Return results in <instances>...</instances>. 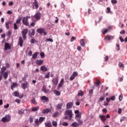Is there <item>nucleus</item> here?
Masks as SVG:
<instances>
[{
	"instance_id": "a18cd8bd",
	"label": "nucleus",
	"mask_w": 127,
	"mask_h": 127,
	"mask_svg": "<svg viewBox=\"0 0 127 127\" xmlns=\"http://www.w3.org/2000/svg\"><path fill=\"white\" fill-rule=\"evenodd\" d=\"M41 58H44L45 57V54L43 52L40 53Z\"/></svg>"
},
{
	"instance_id": "f8f14e48",
	"label": "nucleus",
	"mask_w": 127,
	"mask_h": 127,
	"mask_svg": "<svg viewBox=\"0 0 127 127\" xmlns=\"http://www.w3.org/2000/svg\"><path fill=\"white\" fill-rule=\"evenodd\" d=\"M36 63L38 66H41L44 63V61L41 60H37Z\"/></svg>"
},
{
	"instance_id": "423d86ee",
	"label": "nucleus",
	"mask_w": 127,
	"mask_h": 127,
	"mask_svg": "<svg viewBox=\"0 0 127 127\" xmlns=\"http://www.w3.org/2000/svg\"><path fill=\"white\" fill-rule=\"evenodd\" d=\"M37 31L38 33H40V34L44 33V35H47V33L45 32V30L42 28L37 29Z\"/></svg>"
},
{
	"instance_id": "ea45409f",
	"label": "nucleus",
	"mask_w": 127,
	"mask_h": 127,
	"mask_svg": "<svg viewBox=\"0 0 127 127\" xmlns=\"http://www.w3.org/2000/svg\"><path fill=\"white\" fill-rule=\"evenodd\" d=\"M31 102L32 104H34V105H37V103H36V100H35V98H33L31 100Z\"/></svg>"
},
{
	"instance_id": "de8ad7c7",
	"label": "nucleus",
	"mask_w": 127,
	"mask_h": 127,
	"mask_svg": "<svg viewBox=\"0 0 127 127\" xmlns=\"http://www.w3.org/2000/svg\"><path fill=\"white\" fill-rule=\"evenodd\" d=\"M52 124L54 127H57V122L56 121H53Z\"/></svg>"
},
{
	"instance_id": "2f4dec72",
	"label": "nucleus",
	"mask_w": 127,
	"mask_h": 127,
	"mask_svg": "<svg viewBox=\"0 0 127 127\" xmlns=\"http://www.w3.org/2000/svg\"><path fill=\"white\" fill-rule=\"evenodd\" d=\"M29 36H34V35L35 34V31L34 30V29H32L31 33H29Z\"/></svg>"
},
{
	"instance_id": "e2e57ef3",
	"label": "nucleus",
	"mask_w": 127,
	"mask_h": 127,
	"mask_svg": "<svg viewBox=\"0 0 127 127\" xmlns=\"http://www.w3.org/2000/svg\"><path fill=\"white\" fill-rule=\"evenodd\" d=\"M74 40H76V37H72L71 39L70 40L71 42H73V41H74Z\"/></svg>"
},
{
	"instance_id": "2eb2a0df",
	"label": "nucleus",
	"mask_w": 127,
	"mask_h": 127,
	"mask_svg": "<svg viewBox=\"0 0 127 127\" xmlns=\"http://www.w3.org/2000/svg\"><path fill=\"white\" fill-rule=\"evenodd\" d=\"M38 2H37V1H34L33 3V8L37 9V8H38Z\"/></svg>"
},
{
	"instance_id": "864d4df0",
	"label": "nucleus",
	"mask_w": 127,
	"mask_h": 127,
	"mask_svg": "<svg viewBox=\"0 0 127 127\" xmlns=\"http://www.w3.org/2000/svg\"><path fill=\"white\" fill-rule=\"evenodd\" d=\"M5 27L6 28H7V29H8V28H9V23L8 22L5 23Z\"/></svg>"
},
{
	"instance_id": "393cba45",
	"label": "nucleus",
	"mask_w": 127,
	"mask_h": 127,
	"mask_svg": "<svg viewBox=\"0 0 127 127\" xmlns=\"http://www.w3.org/2000/svg\"><path fill=\"white\" fill-rule=\"evenodd\" d=\"M73 107V103L72 102H68L66 104L67 109H71Z\"/></svg>"
},
{
	"instance_id": "a211bd4d",
	"label": "nucleus",
	"mask_w": 127,
	"mask_h": 127,
	"mask_svg": "<svg viewBox=\"0 0 127 127\" xmlns=\"http://www.w3.org/2000/svg\"><path fill=\"white\" fill-rule=\"evenodd\" d=\"M50 112H51L50 108H46L42 111V114H48V113H50Z\"/></svg>"
},
{
	"instance_id": "ddd939ff",
	"label": "nucleus",
	"mask_w": 127,
	"mask_h": 127,
	"mask_svg": "<svg viewBox=\"0 0 127 127\" xmlns=\"http://www.w3.org/2000/svg\"><path fill=\"white\" fill-rule=\"evenodd\" d=\"M62 107H63V104L60 103L59 104H57V106H56V110L57 111H60V110L62 109Z\"/></svg>"
},
{
	"instance_id": "4c0bfd02",
	"label": "nucleus",
	"mask_w": 127,
	"mask_h": 127,
	"mask_svg": "<svg viewBox=\"0 0 127 127\" xmlns=\"http://www.w3.org/2000/svg\"><path fill=\"white\" fill-rule=\"evenodd\" d=\"M58 115H59V113L58 112H56L52 116L53 118H57L58 117Z\"/></svg>"
},
{
	"instance_id": "cd10ccee",
	"label": "nucleus",
	"mask_w": 127,
	"mask_h": 127,
	"mask_svg": "<svg viewBox=\"0 0 127 127\" xmlns=\"http://www.w3.org/2000/svg\"><path fill=\"white\" fill-rule=\"evenodd\" d=\"M77 96L78 97H83V96H84V92H83V91L82 90H79L78 92V94H77Z\"/></svg>"
},
{
	"instance_id": "7ed1b4c3",
	"label": "nucleus",
	"mask_w": 127,
	"mask_h": 127,
	"mask_svg": "<svg viewBox=\"0 0 127 127\" xmlns=\"http://www.w3.org/2000/svg\"><path fill=\"white\" fill-rule=\"evenodd\" d=\"M28 18H30V17L26 16V17H24L22 19V23L24 25H26V26H28V25H29V23L28 22Z\"/></svg>"
},
{
	"instance_id": "3c124183",
	"label": "nucleus",
	"mask_w": 127,
	"mask_h": 127,
	"mask_svg": "<svg viewBox=\"0 0 127 127\" xmlns=\"http://www.w3.org/2000/svg\"><path fill=\"white\" fill-rule=\"evenodd\" d=\"M31 43H35V42H37L36 40L35 39H32L30 41Z\"/></svg>"
},
{
	"instance_id": "603ef678",
	"label": "nucleus",
	"mask_w": 127,
	"mask_h": 127,
	"mask_svg": "<svg viewBox=\"0 0 127 127\" xmlns=\"http://www.w3.org/2000/svg\"><path fill=\"white\" fill-rule=\"evenodd\" d=\"M95 85H96V86L100 85V84H101V81L100 80L97 81L96 82H94Z\"/></svg>"
},
{
	"instance_id": "09e8293b",
	"label": "nucleus",
	"mask_w": 127,
	"mask_h": 127,
	"mask_svg": "<svg viewBox=\"0 0 127 127\" xmlns=\"http://www.w3.org/2000/svg\"><path fill=\"white\" fill-rule=\"evenodd\" d=\"M24 113V109H21L20 111H19V115H22Z\"/></svg>"
},
{
	"instance_id": "412c9836",
	"label": "nucleus",
	"mask_w": 127,
	"mask_h": 127,
	"mask_svg": "<svg viewBox=\"0 0 127 127\" xmlns=\"http://www.w3.org/2000/svg\"><path fill=\"white\" fill-rule=\"evenodd\" d=\"M28 84V82H26V83H22L21 84V88L24 90H25L26 88H27V85Z\"/></svg>"
},
{
	"instance_id": "5fc2aeb1",
	"label": "nucleus",
	"mask_w": 127,
	"mask_h": 127,
	"mask_svg": "<svg viewBox=\"0 0 127 127\" xmlns=\"http://www.w3.org/2000/svg\"><path fill=\"white\" fill-rule=\"evenodd\" d=\"M80 118H81V115L80 114L78 113L75 115V119H79Z\"/></svg>"
},
{
	"instance_id": "49530a36",
	"label": "nucleus",
	"mask_w": 127,
	"mask_h": 127,
	"mask_svg": "<svg viewBox=\"0 0 127 127\" xmlns=\"http://www.w3.org/2000/svg\"><path fill=\"white\" fill-rule=\"evenodd\" d=\"M108 31H109V30L108 29H105V30H102V34H106Z\"/></svg>"
},
{
	"instance_id": "6e6d98bb",
	"label": "nucleus",
	"mask_w": 127,
	"mask_h": 127,
	"mask_svg": "<svg viewBox=\"0 0 127 127\" xmlns=\"http://www.w3.org/2000/svg\"><path fill=\"white\" fill-rule=\"evenodd\" d=\"M94 92V90L93 89H91L89 91V95H90V96H91L92 95H93V92Z\"/></svg>"
},
{
	"instance_id": "f704fd0d",
	"label": "nucleus",
	"mask_w": 127,
	"mask_h": 127,
	"mask_svg": "<svg viewBox=\"0 0 127 127\" xmlns=\"http://www.w3.org/2000/svg\"><path fill=\"white\" fill-rule=\"evenodd\" d=\"M28 77V74L25 73L24 77L22 78V81H26V78Z\"/></svg>"
},
{
	"instance_id": "9d476101",
	"label": "nucleus",
	"mask_w": 127,
	"mask_h": 127,
	"mask_svg": "<svg viewBox=\"0 0 127 127\" xmlns=\"http://www.w3.org/2000/svg\"><path fill=\"white\" fill-rule=\"evenodd\" d=\"M52 81L55 86H57V84L59 82V78L58 76H57V77L53 78Z\"/></svg>"
},
{
	"instance_id": "20e7f679",
	"label": "nucleus",
	"mask_w": 127,
	"mask_h": 127,
	"mask_svg": "<svg viewBox=\"0 0 127 127\" xmlns=\"http://www.w3.org/2000/svg\"><path fill=\"white\" fill-rule=\"evenodd\" d=\"M27 33H28V29H24L21 31L22 36L23 38V40H25V39H26V35L27 34Z\"/></svg>"
},
{
	"instance_id": "774afa93",
	"label": "nucleus",
	"mask_w": 127,
	"mask_h": 127,
	"mask_svg": "<svg viewBox=\"0 0 127 127\" xmlns=\"http://www.w3.org/2000/svg\"><path fill=\"white\" fill-rule=\"evenodd\" d=\"M119 101H122V100H123V95H121L119 96Z\"/></svg>"
},
{
	"instance_id": "9b49d317",
	"label": "nucleus",
	"mask_w": 127,
	"mask_h": 127,
	"mask_svg": "<svg viewBox=\"0 0 127 127\" xmlns=\"http://www.w3.org/2000/svg\"><path fill=\"white\" fill-rule=\"evenodd\" d=\"M18 44L19 45V46H20V47H22V45H23V40H22V37H19Z\"/></svg>"
},
{
	"instance_id": "473e14b6",
	"label": "nucleus",
	"mask_w": 127,
	"mask_h": 127,
	"mask_svg": "<svg viewBox=\"0 0 127 127\" xmlns=\"http://www.w3.org/2000/svg\"><path fill=\"white\" fill-rule=\"evenodd\" d=\"M54 93L57 96H60V95H61V93H60V91L56 90H54Z\"/></svg>"
},
{
	"instance_id": "8fccbe9b",
	"label": "nucleus",
	"mask_w": 127,
	"mask_h": 127,
	"mask_svg": "<svg viewBox=\"0 0 127 127\" xmlns=\"http://www.w3.org/2000/svg\"><path fill=\"white\" fill-rule=\"evenodd\" d=\"M72 76H73V77H77V76H78V73H77V72H75L74 71L72 73Z\"/></svg>"
},
{
	"instance_id": "4be33fe9",
	"label": "nucleus",
	"mask_w": 127,
	"mask_h": 127,
	"mask_svg": "<svg viewBox=\"0 0 127 127\" xmlns=\"http://www.w3.org/2000/svg\"><path fill=\"white\" fill-rule=\"evenodd\" d=\"M40 69L42 72H46L48 70L47 67L45 65H42L41 66Z\"/></svg>"
},
{
	"instance_id": "b1692460",
	"label": "nucleus",
	"mask_w": 127,
	"mask_h": 127,
	"mask_svg": "<svg viewBox=\"0 0 127 127\" xmlns=\"http://www.w3.org/2000/svg\"><path fill=\"white\" fill-rule=\"evenodd\" d=\"M75 120L78 123L79 126H82V125H83V121H82V120H81V118H76Z\"/></svg>"
},
{
	"instance_id": "58836bf2",
	"label": "nucleus",
	"mask_w": 127,
	"mask_h": 127,
	"mask_svg": "<svg viewBox=\"0 0 127 127\" xmlns=\"http://www.w3.org/2000/svg\"><path fill=\"white\" fill-rule=\"evenodd\" d=\"M50 77V72L49 71L47 72V74L45 76V78L46 79H49Z\"/></svg>"
},
{
	"instance_id": "37998d69",
	"label": "nucleus",
	"mask_w": 127,
	"mask_h": 127,
	"mask_svg": "<svg viewBox=\"0 0 127 127\" xmlns=\"http://www.w3.org/2000/svg\"><path fill=\"white\" fill-rule=\"evenodd\" d=\"M11 31H9L7 32L6 33V36H8L9 37V36H10V35H11Z\"/></svg>"
},
{
	"instance_id": "c85d7f7f",
	"label": "nucleus",
	"mask_w": 127,
	"mask_h": 127,
	"mask_svg": "<svg viewBox=\"0 0 127 127\" xmlns=\"http://www.w3.org/2000/svg\"><path fill=\"white\" fill-rule=\"evenodd\" d=\"M45 125L46 127H52V126H51V122H48L47 123H45Z\"/></svg>"
},
{
	"instance_id": "338daca9",
	"label": "nucleus",
	"mask_w": 127,
	"mask_h": 127,
	"mask_svg": "<svg viewBox=\"0 0 127 127\" xmlns=\"http://www.w3.org/2000/svg\"><path fill=\"white\" fill-rule=\"evenodd\" d=\"M108 60H109V56H106L105 58V61H108Z\"/></svg>"
},
{
	"instance_id": "a878e982",
	"label": "nucleus",
	"mask_w": 127,
	"mask_h": 127,
	"mask_svg": "<svg viewBox=\"0 0 127 127\" xmlns=\"http://www.w3.org/2000/svg\"><path fill=\"white\" fill-rule=\"evenodd\" d=\"M38 54H39V53L36 52L35 53H34L32 55V58L34 60L36 59L37 58V56H38Z\"/></svg>"
},
{
	"instance_id": "4468645a",
	"label": "nucleus",
	"mask_w": 127,
	"mask_h": 127,
	"mask_svg": "<svg viewBox=\"0 0 127 127\" xmlns=\"http://www.w3.org/2000/svg\"><path fill=\"white\" fill-rule=\"evenodd\" d=\"M12 95L13 96H14V97H19L20 99H22V98H23V96L19 97V93L17 91L14 92L12 93Z\"/></svg>"
},
{
	"instance_id": "13d9d810",
	"label": "nucleus",
	"mask_w": 127,
	"mask_h": 127,
	"mask_svg": "<svg viewBox=\"0 0 127 127\" xmlns=\"http://www.w3.org/2000/svg\"><path fill=\"white\" fill-rule=\"evenodd\" d=\"M110 100H111V101H115L116 100V96H112L110 98Z\"/></svg>"
},
{
	"instance_id": "f3484780",
	"label": "nucleus",
	"mask_w": 127,
	"mask_h": 127,
	"mask_svg": "<svg viewBox=\"0 0 127 127\" xmlns=\"http://www.w3.org/2000/svg\"><path fill=\"white\" fill-rule=\"evenodd\" d=\"M99 119H100L102 122L103 123L104 122H106V121H107V117H106V116L105 115H100Z\"/></svg>"
},
{
	"instance_id": "6e6552de",
	"label": "nucleus",
	"mask_w": 127,
	"mask_h": 127,
	"mask_svg": "<svg viewBox=\"0 0 127 127\" xmlns=\"http://www.w3.org/2000/svg\"><path fill=\"white\" fill-rule=\"evenodd\" d=\"M41 100L43 103H47L49 102V99H48V97L45 96H43L41 97Z\"/></svg>"
},
{
	"instance_id": "79ce46f5",
	"label": "nucleus",
	"mask_w": 127,
	"mask_h": 127,
	"mask_svg": "<svg viewBox=\"0 0 127 127\" xmlns=\"http://www.w3.org/2000/svg\"><path fill=\"white\" fill-rule=\"evenodd\" d=\"M111 3L112 4H117L118 1L117 0H111Z\"/></svg>"
},
{
	"instance_id": "c9c22d12",
	"label": "nucleus",
	"mask_w": 127,
	"mask_h": 127,
	"mask_svg": "<svg viewBox=\"0 0 127 127\" xmlns=\"http://www.w3.org/2000/svg\"><path fill=\"white\" fill-rule=\"evenodd\" d=\"M5 70H6V67L2 66V67L1 68V73H4V72L5 71Z\"/></svg>"
},
{
	"instance_id": "c03bdc74",
	"label": "nucleus",
	"mask_w": 127,
	"mask_h": 127,
	"mask_svg": "<svg viewBox=\"0 0 127 127\" xmlns=\"http://www.w3.org/2000/svg\"><path fill=\"white\" fill-rule=\"evenodd\" d=\"M13 25H14V30H16L17 29H18V27H17V25L16 24V23H14L13 24Z\"/></svg>"
},
{
	"instance_id": "7c9ffc66",
	"label": "nucleus",
	"mask_w": 127,
	"mask_h": 127,
	"mask_svg": "<svg viewBox=\"0 0 127 127\" xmlns=\"http://www.w3.org/2000/svg\"><path fill=\"white\" fill-rule=\"evenodd\" d=\"M39 106H37L36 107H33L32 108V112H37V111H38V109H39Z\"/></svg>"
},
{
	"instance_id": "dca6fc26",
	"label": "nucleus",
	"mask_w": 127,
	"mask_h": 127,
	"mask_svg": "<svg viewBox=\"0 0 127 127\" xmlns=\"http://www.w3.org/2000/svg\"><path fill=\"white\" fill-rule=\"evenodd\" d=\"M114 38L115 37H114L113 36L107 35L105 39H106V40H109L110 41L111 40H113Z\"/></svg>"
},
{
	"instance_id": "e433bc0d",
	"label": "nucleus",
	"mask_w": 127,
	"mask_h": 127,
	"mask_svg": "<svg viewBox=\"0 0 127 127\" xmlns=\"http://www.w3.org/2000/svg\"><path fill=\"white\" fill-rule=\"evenodd\" d=\"M119 66L120 68H125V64L121 62L119 63Z\"/></svg>"
},
{
	"instance_id": "5701e85b",
	"label": "nucleus",
	"mask_w": 127,
	"mask_h": 127,
	"mask_svg": "<svg viewBox=\"0 0 127 127\" xmlns=\"http://www.w3.org/2000/svg\"><path fill=\"white\" fill-rule=\"evenodd\" d=\"M3 74V77L5 80H6L7 79V77H8V72H4L3 73H2Z\"/></svg>"
},
{
	"instance_id": "f03ea898",
	"label": "nucleus",
	"mask_w": 127,
	"mask_h": 127,
	"mask_svg": "<svg viewBox=\"0 0 127 127\" xmlns=\"http://www.w3.org/2000/svg\"><path fill=\"white\" fill-rule=\"evenodd\" d=\"M65 115L69 117V121L72 120V117H73V113L72 112V110L70 109H67L65 112Z\"/></svg>"
},
{
	"instance_id": "c756f323",
	"label": "nucleus",
	"mask_w": 127,
	"mask_h": 127,
	"mask_svg": "<svg viewBox=\"0 0 127 127\" xmlns=\"http://www.w3.org/2000/svg\"><path fill=\"white\" fill-rule=\"evenodd\" d=\"M80 45H81L82 47L85 46V40L81 39L80 40Z\"/></svg>"
},
{
	"instance_id": "a19ab883",
	"label": "nucleus",
	"mask_w": 127,
	"mask_h": 127,
	"mask_svg": "<svg viewBox=\"0 0 127 127\" xmlns=\"http://www.w3.org/2000/svg\"><path fill=\"white\" fill-rule=\"evenodd\" d=\"M21 21V17H19L16 21V24H19V23H20V22Z\"/></svg>"
},
{
	"instance_id": "6ab92c4d",
	"label": "nucleus",
	"mask_w": 127,
	"mask_h": 127,
	"mask_svg": "<svg viewBox=\"0 0 127 127\" xmlns=\"http://www.w3.org/2000/svg\"><path fill=\"white\" fill-rule=\"evenodd\" d=\"M11 47H10V45H9V44L7 43H5V45H4V50H9V49H10Z\"/></svg>"
},
{
	"instance_id": "aec40b11",
	"label": "nucleus",
	"mask_w": 127,
	"mask_h": 127,
	"mask_svg": "<svg viewBox=\"0 0 127 127\" xmlns=\"http://www.w3.org/2000/svg\"><path fill=\"white\" fill-rule=\"evenodd\" d=\"M18 87V84L15 82L12 83V85H11V90H13L14 88H16Z\"/></svg>"
},
{
	"instance_id": "1a4fd4ad",
	"label": "nucleus",
	"mask_w": 127,
	"mask_h": 127,
	"mask_svg": "<svg viewBox=\"0 0 127 127\" xmlns=\"http://www.w3.org/2000/svg\"><path fill=\"white\" fill-rule=\"evenodd\" d=\"M63 85H64V78H63L61 79L58 86V90H59L60 88H62Z\"/></svg>"
},
{
	"instance_id": "0eeeda50",
	"label": "nucleus",
	"mask_w": 127,
	"mask_h": 127,
	"mask_svg": "<svg viewBox=\"0 0 127 127\" xmlns=\"http://www.w3.org/2000/svg\"><path fill=\"white\" fill-rule=\"evenodd\" d=\"M34 17L37 20H39L41 18V13L39 11H38L35 14Z\"/></svg>"
},
{
	"instance_id": "bf43d9fd",
	"label": "nucleus",
	"mask_w": 127,
	"mask_h": 127,
	"mask_svg": "<svg viewBox=\"0 0 127 127\" xmlns=\"http://www.w3.org/2000/svg\"><path fill=\"white\" fill-rule=\"evenodd\" d=\"M127 120V118L126 117H123L121 120H120V122L121 123H122V122H124V121H126Z\"/></svg>"
},
{
	"instance_id": "39448f33",
	"label": "nucleus",
	"mask_w": 127,
	"mask_h": 127,
	"mask_svg": "<svg viewBox=\"0 0 127 127\" xmlns=\"http://www.w3.org/2000/svg\"><path fill=\"white\" fill-rule=\"evenodd\" d=\"M10 121V116L9 115L6 116L5 117H3L1 119L2 123H8Z\"/></svg>"
},
{
	"instance_id": "72a5a7b5",
	"label": "nucleus",
	"mask_w": 127,
	"mask_h": 127,
	"mask_svg": "<svg viewBox=\"0 0 127 127\" xmlns=\"http://www.w3.org/2000/svg\"><path fill=\"white\" fill-rule=\"evenodd\" d=\"M107 11H106L107 13H110V14H113V12L111 11V8L109 7L107 8Z\"/></svg>"
},
{
	"instance_id": "4d7b16f0",
	"label": "nucleus",
	"mask_w": 127,
	"mask_h": 127,
	"mask_svg": "<svg viewBox=\"0 0 127 127\" xmlns=\"http://www.w3.org/2000/svg\"><path fill=\"white\" fill-rule=\"evenodd\" d=\"M68 125V123L66 122H63L62 124V126H64V127H67Z\"/></svg>"
},
{
	"instance_id": "bb28decb",
	"label": "nucleus",
	"mask_w": 127,
	"mask_h": 127,
	"mask_svg": "<svg viewBox=\"0 0 127 127\" xmlns=\"http://www.w3.org/2000/svg\"><path fill=\"white\" fill-rule=\"evenodd\" d=\"M71 126V127H80V124H79L77 122H73L72 123Z\"/></svg>"
},
{
	"instance_id": "052dcab7",
	"label": "nucleus",
	"mask_w": 127,
	"mask_h": 127,
	"mask_svg": "<svg viewBox=\"0 0 127 127\" xmlns=\"http://www.w3.org/2000/svg\"><path fill=\"white\" fill-rule=\"evenodd\" d=\"M105 100V98H104V97H101L99 100V102H103V101H104Z\"/></svg>"
},
{
	"instance_id": "680f3d73",
	"label": "nucleus",
	"mask_w": 127,
	"mask_h": 127,
	"mask_svg": "<svg viewBox=\"0 0 127 127\" xmlns=\"http://www.w3.org/2000/svg\"><path fill=\"white\" fill-rule=\"evenodd\" d=\"M46 41H50V42H53V39L51 38L47 39Z\"/></svg>"
},
{
	"instance_id": "0e129e2a",
	"label": "nucleus",
	"mask_w": 127,
	"mask_h": 127,
	"mask_svg": "<svg viewBox=\"0 0 127 127\" xmlns=\"http://www.w3.org/2000/svg\"><path fill=\"white\" fill-rule=\"evenodd\" d=\"M74 79H75V77L73 75L71 76L69 78L70 81H73Z\"/></svg>"
},
{
	"instance_id": "f257e3e1",
	"label": "nucleus",
	"mask_w": 127,
	"mask_h": 127,
	"mask_svg": "<svg viewBox=\"0 0 127 127\" xmlns=\"http://www.w3.org/2000/svg\"><path fill=\"white\" fill-rule=\"evenodd\" d=\"M45 120L44 117H40L38 120V119L35 120V127H38L40 124H42V122Z\"/></svg>"
},
{
	"instance_id": "69168bd1",
	"label": "nucleus",
	"mask_w": 127,
	"mask_h": 127,
	"mask_svg": "<svg viewBox=\"0 0 127 127\" xmlns=\"http://www.w3.org/2000/svg\"><path fill=\"white\" fill-rule=\"evenodd\" d=\"M118 114H119V115H121V114H122V108H119Z\"/></svg>"
}]
</instances>
